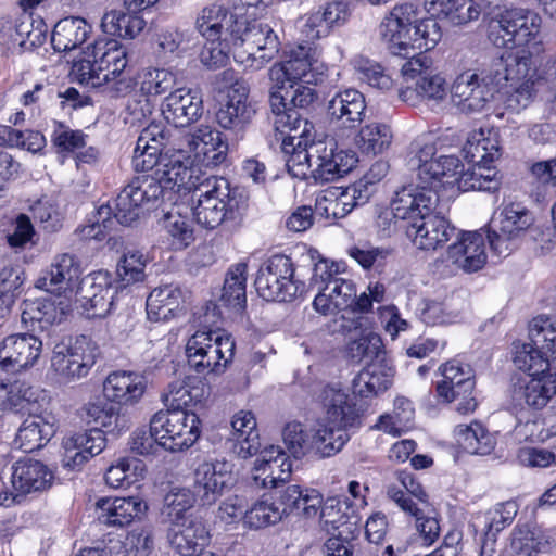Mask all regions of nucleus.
Here are the masks:
<instances>
[{
    "instance_id": "obj_1",
    "label": "nucleus",
    "mask_w": 556,
    "mask_h": 556,
    "mask_svg": "<svg viewBox=\"0 0 556 556\" xmlns=\"http://www.w3.org/2000/svg\"><path fill=\"white\" fill-rule=\"evenodd\" d=\"M536 37H496L494 45L503 49L488 70L483 83L491 89L507 94V105L513 110L527 108L534 99L540 76L532 58L542 50Z\"/></svg>"
},
{
    "instance_id": "obj_2",
    "label": "nucleus",
    "mask_w": 556,
    "mask_h": 556,
    "mask_svg": "<svg viewBox=\"0 0 556 556\" xmlns=\"http://www.w3.org/2000/svg\"><path fill=\"white\" fill-rule=\"evenodd\" d=\"M414 192L413 188H401L391 201L394 217L406 223L407 238L421 250H435L457 237V229L445 217L448 200L432 190Z\"/></svg>"
},
{
    "instance_id": "obj_3",
    "label": "nucleus",
    "mask_w": 556,
    "mask_h": 556,
    "mask_svg": "<svg viewBox=\"0 0 556 556\" xmlns=\"http://www.w3.org/2000/svg\"><path fill=\"white\" fill-rule=\"evenodd\" d=\"M163 197L162 188L157 179L152 175H140L130 180L123 188L114 201V207L110 204L101 205L96 214V219L80 229L86 239L102 240L105 231L113 226L112 216L124 226L136 222L143 208L149 210Z\"/></svg>"
},
{
    "instance_id": "obj_4",
    "label": "nucleus",
    "mask_w": 556,
    "mask_h": 556,
    "mask_svg": "<svg viewBox=\"0 0 556 556\" xmlns=\"http://www.w3.org/2000/svg\"><path fill=\"white\" fill-rule=\"evenodd\" d=\"M198 200L192 207L197 223L205 229L225 224H238L248 207V197L238 187L218 176L205 178L194 192Z\"/></svg>"
},
{
    "instance_id": "obj_5",
    "label": "nucleus",
    "mask_w": 556,
    "mask_h": 556,
    "mask_svg": "<svg viewBox=\"0 0 556 556\" xmlns=\"http://www.w3.org/2000/svg\"><path fill=\"white\" fill-rule=\"evenodd\" d=\"M265 5L248 3L238 12L230 13L219 4L205 7L197 18V28L201 35H273L269 17L262 14Z\"/></svg>"
},
{
    "instance_id": "obj_6",
    "label": "nucleus",
    "mask_w": 556,
    "mask_h": 556,
    "mask_svg": "<svg viewBox=\"0 0 556 556\" xmlns=\"http://www.w3.org/2000/svg\"><path fill=\"white\" fill-rule=\"evenodd\" d=\"M235 346L222 329L198 330L186 344L188 365L198 374H222L232 361Z\"/></svg>"
},
{
    "instance_id": "obj_7",
    "label": "nucleus",
    "mask_w": 556,
    "mask_h": 556,
    "mask_svg": "<svg viewBox=\"0 0 556 556\" xmlns=\"http://www.w3.org/2000/svg\"><path fill=\"white\" fill-rule=\"evenodd\" d=\"M309 287L317 290L313 307L323 315L349 309L355 302L354 282L339 277L338 267L327 260L315 264Z\"/></svg>"
},
{
    "instance_id": "obj_8",
    "label": "nucleus",
    "mask_w": 556,
    "mask_h": 556,
    "mask_svg": "<svg viewBox=\"0 0 556 556\" xmlns=\"http://www.w3.org/2000/svg\"><path fill=\"white\" fill-rule=\"evenodd\" d=\"M255 287L264 300L277 302H291L307 291L305 282L295 276L291 258L280 254L260 267Z\"/></svg>"
},
{
    "instance_id": "obj_9",
    "label": "nucleus",
    "mask_w": 556,
    "mask_h": 556,
    "mask_svg": "<svg viewBox=\"0 0 556 556\" xmlns=\"http://www.w3.org/2000/svg\"><path fill=\"white\" fill-rule=\"evenodd\" d=\"M200 425L198 415L188 409L159 410L151 418L157 445L170 452L192 446L200 438Z\"/></svg>"
},
{
    "instance_id": "obj_10",
    "label": "nucleus",
    "mask_w": 556,
    "mask_h": 556,
    "mask_svg": "<svg viewBox=\"0 0 556 556\" xmlns=\"http://www.w3.org/2000/svg\"><path fill=\"white\" fill-rule=\"evenodd\" d=\"M290 126V131L283 137L281 150L290 154L286 160L289 173L295 177H312L313 153L315 152V129L307 117L290 113L280 119Z\"/></svg>"
},
{
    "instance_id": "obj_11",
    "label": "nucleus",
    "mask_w": 556,
    "mask_h": 556,
    "mask_svg": "<svg viewBox=\"0 0 556 556\" xmlns=\"http://www.w3.org/2000/svg\"><path fill=\"white\" fill-rule=\"evenodd\" d=\"M90 37H85L81 43L85 55L92 56L96 68L100 73V79L105 84L113 83L111 89L118 94L128 93L132 89V80L126 79L123 72L127 65V52L117 40L109 37H97L87 42Z\"/></svg>"
},
{
    "instance_id": "obj_12",
    "label": "nucleus",
    "mask_w": 556,
    "mask_h": 556,
    "mask_svg": "<svg viewBox=\"0 0 556 556\" xmlns=\"http://www.w3.org/2000/svg\"><path fill=\"white\" fill-rule=\"evenodd\" d=\"M286 58L282 64L270 67L268 76L271 83L285 89V84L304 83L317 85L324 80L325 66L316 58V49L307 43L283 49Z\"/></svg>"
},
{
    "instance_id": "obj_13",
    "label": "nucleus",
    "mask_w": 556,
    "mask_h": 556,
    "mask_svg": "<svg viewBox=\"0 0 556 556\" xmlns=\"http://www.w3.org/2000/svg\"><path fill=\"white\" fill-rule=\"evenodd\" d=\"M465 157L473 164L470 173V187L479 190H490L496 172L491 163L501 156L498 131L480 128L473 130L464 147Z\"/></svg>"
},
{
    "instance_id": "obj_14",
    "label": "nucleus",
    "mask_w": 556,
    "mask_h": 556,
    "mask_svg": "<svg viewBox=\"0 0 556 556\" xmlns=\"http://www.w3.org/2000/svg\"><path fill=\"white\" fill-rule=\"evenodd\" d=\"M534 223L532 213L520 203H509L497 210L490 223L488 240L497 256H507L513 242L523 236Z\"/></svg>"
},
{
    "instance_id": "obj_15",
    "label": "nucleus",
    "mask_w": 556,
    "mask_h": 556,
    "mask_svg": "<svg viewBox=\"0 0 556 556\" xmlns=\"http://www.w3.org/2000/svg\"><path fill=\"white\" fill-rule=\"evenodd\" d=\"M429 58L407 61L402 73L406 86L399 91L402 101L416 105L419 99L442 100L446 94L445 79L431 67Z\"/></svg>"
},
{
    "instance_id": "obj_16",
    "label": "nucleus",
    "mask_w": 556,
    "mask_h": 556,
    "mask_svg": "<svg viewBox=\"0 0 556 556\" xmlns=\"http://www.w3.org/2000/svg\"><path fill=\"white\" fill-rule=\"evenodd\" d=\"M176 146L177 154L169 156L166 153L161 159V166L153 172L152 176L160 182L163 194L167 189H176V192H195L203 180L210 176L192 167L189 162L190 155L185 152L184 146L178 143Z\"/></svg>"
},
{
    "instance_id": "obj_17",
    "label": "nucleus",
    "mask_w": 556,
    "mask_h": 556,
    "mask_svg": "<svg viewBox=\"0 0 556 556\" xmlns=\"http://www.w3.org/2000/svg\"><path fill=\"white\" fill-rule=\"evenodd\" d=\"M357 162L356 153L339 149L333 138L317 140L313 153L312 178L320 184L337 180L350 173Z\"/></svg>"
},
{
    "instance_id": "obj_18",
    "label": "nucleus",
    "mask_w": 556,
    "mask_h": 556,
    "mask_svg": "<svg viewBox=\"0 0 556 556\" xmlns=\"http://www.w3.org/2000/svg\"><path fill=\"white\" fill-rule=\"evenodd\" d=\"M98 356V346L85 334L78 336L68 345L56 346L52 366L62 377L72 380L86 377L94 365Z\"/></svg>"
},
{
    "instance_id": "obj_19",
    "label": "nucleus",
    "mask_w": 556,
    "mask_h": 556,
    "mask_svg": "<svg viewBox=\"0 0 556 556\" xmlns=\"http://www.w3.org/2000/svg\"><path fill=\"white\" fill-rule=\"evenodd\" d=\"M11 496L21 503L27 495H37L48 491L54 481L53 471L41 460L25 457L11 467Z\"/></svg>"
},
{
    "instance_id": "obj_20",
    "label": "nucleus",
    "mask_w": 556,
    "mask_h": 556,
    "mask_svg": "<svg viewBox=\"0 0 556 556\" xmlns=\"http://www.w3.org/2000/svg\"><path fill=\"white\" fill-rule=\"evenodd\" d=\"M118 289L108 270H98L87 276L78 291V301L86 316L105 317L113 306L114 295Z\"/></svg>"
},
{
    "instance_id": "obj_21",
    "label": "nucleus",
    "mask_w": 556,
    "mask_h": 556,
    "mask_svg": "<svg viewBox=\"0 0 556 556\" xmlns=\"http://www.w3.org/2000/svg\"><path fill=\"white\" fill-rule=\"evenodd\" d=\"M233 481V464L226 459L205 460L193 471V490L202 505H212Z\"/></svg>"
},
{
    "instance_id": "obj_22",
    "label": "nucleus",
    "mask_w": 556,
    "mask_h": 556,
    "mask_svg": "<svg viewBox=\"0 0 556 556\" xmlns=\"http://www.w3.org/2000/svg\"><path fill=\"white\" fill-rule=\"evenodd\" d=\"M42 342L29 333L8 336L0 343V370L17 372L39 358Z\"/></svg>"
},
{
    "instance_id": "obj_23",
    "label": "nucleus",
    "mask_w": 556,
    "mask_h": 556,
    "mask_svg": "<svg viewBox=\"0 0 556 556\" xmlns=\"http://www.w3.org/2000/svg\"><path fill=\"white\" fill-rule=\"evenodd\" d=\"M178 144L184 146L186 153H193L197 159L213 166L223 163L228 151V144L222 134L210 126H201L192 132L182 134Z\"/></svg>"
},
{
    "instance_id": "obj_24",
    "label": "nucleus",
    "mask_w": 556,
    "mask_h": 556,
    "mask_svg": "<svg viewBox=\"0 0 556 556\" xmlns=\"http://www.w3.org/2000/svg\"><path fill=\"white\" fill-rule=\"evenodd\" d=\"M249 92L248 84H237L233 91H228L226 102L216 112L222 128L239 135L252 122L256 110L249 101Z\"/></svg>"
},
{
    "instance_id": "obj_25",
    "label": "nucleus",
    "mask_w": 556,
    "mask_h": 556,
    "mask_svg": "<svg viewBox=\"0 0 556 556\" xmlns=\"http://www.w3.org/2000/svg\"><path fill=\"white\" fill-rule=\"evenodd\" d=\"M464 165L455 155H441L434 162L424 165L417 175V182L403 186L402 188H413L414 193H420L425 190H432L440 194V189L444 185L453 184L463 175Z\"/></svg>"
},
{
    "instance_id": "obj_26",
    "label": "nucleus",
    "mask_w": 556,
    "mask_h": 556,
    "mask_svg": "<svg viewBox=\"0 0 556 556\" xmlns=\"http://www.w3.org/2000/svg\"><path fill=\"white\" fill-rule=\"evenodd\" d=\"M556 394V378L552 371L529 379H518L511 387L510 395L515 406L542 409Z\"/></svg>"
},
{
    "instance_id": "obj_27",
    "label": "nucleus",
    "mask_w": 556,
    "mask_h": 556,
    "mask_svg": "<svg viewBox=\"0 0 556 556\" xmlns=\"http://www.w3.org/2000/svg\"><path fill=\"white\" fill-rule=\"evenodd\" d=\"M483 21L489 28L503 30L506 35H539L542 24L541 16L528 9H498L484 15Z\"/></svg>"
},
{
    "instance_id": "obj_28",
    "label": "nucleus",
    "mask_w": 556,
    "mask_h": 556,
    "mask_svg": "<svg viewBox=\"0 0 556 556\" xmlns=\"http://www.w3.org/2000/svg\"><path fill=\"white\" fill-rule=\"evenodd\" d=\"M105 443L104 431L97 427L65 438L63 466L71 470L80 468L89 458L100 454Z\"/></svg>"
},
{
    "instance_id": "obj_29",
    "label": "nucleus",
    "mask_w": 556,
    "mask_h": 556,
    "mask_svg": "<svg viewBox=\"0 0 556 556\" xmlns=\"http://www.w3.org/2000/svg\"><path fill=\"white\" fill-rule=\"evenodd\" d=\"M387 495L404 513L415 518V527L425 545H432L440 535V525L432 506L419 507L412 498H408L402 490L390 484L387 486Z\"/></svg>"
},
{
    "instance_id": "obj_30",
    "label": "nucleus",
    "mask_w": 556,
    "mask_h": 556,
    "mask_svg": "<svg viewBox=\"0 0 556 556\" xmlns=\"http://www.w3.org/2000/svg\"><path fill=\"white\" fill-rule=\"evenodd\" d=\"M453 102L465 113L480 112L494 97V90L480 83L475 73L465 72L452 85Z\"/></svg>"
},
{
    "instance_id": "obj_31",
    "label": "nucleus",
    "mask_w": 556,
    "mask_h": 556,
    "mask_svg": "<svg viewBox=\"0 0 556 556\" xmlns=\"http://www.w3.org/2000/svg\"><path fill=\"white\" fill-rule=\"evenodd\" d=\"M159 0H125L128 12H106L101 21L103 35H139L146 21L138 13L154 5Z\"/></svg>"
},
{
    "instance_id": "obj_32",
    "label": "nucleus",
    "mask_w": 556,
    "mask_h": 556,
    "mask_svg": "<svg viewBox=\"0 0 556 556\" xmlns=\"http://www.w3.org/2000/svg\"><path fill=\"white\" fill-rule=\"evenodd\" d=\"M446 260L466 273L480 270L486 263L484 238L478 232H464L446 252Z\"/></svg>"
},
{
    "instance_id": "obj_33",
    "label": "nucleus",
    "mask_w": 556,
    "mask_h": 556,
    "mask_svg": "<svg viewBox=\"0 0 556 556\" xmlns=\"http://www.w3.org/2000/svg\"><path fill=\"white\" fill-rule=\"evenodd\" d=\"M202 99L195 90L179 88L164 101V118L176 128L186 127L202 115Z\"/></svg>"
},
{
    "instance_id": "obj_34",
    "label": "nucleus",
    "mask_w": 556,
    "mask_h": 556,
    "mask_svg": "<svg viewBox=\"0 0 556 556\" xmlns=\"http://www.w3.org/2000/svg\"><path fill=\"white\" fill-rule=\"evenodd\" d=\"M394 378V368L390 361L383 356L371 361L353 379L352 390L355 395L361 397H371L384 392L392 384Z\"/></svg>"
},
{
    "instance_id": "obj_35",
    "label": "nucleus",
    "mask_w": 556,
    "mask_h": 556,
    "mask_svg": "<svg viewBox=\"0 0 556 556\" xmlns=\"http://www.w3.org/2000/svg\"><path fill=\"white\" fill-rule=\"evenodd\" d=\"M365 97L356 89L340 91L328 103L331 121L348 129L357 128L365 118Z\"/></svg>"
},
{
    "instance_id": "obj_36",
    "label": "nucleus",
    "mask_w": 556,
    "mask_h": 556,
    "mask_svg": "<svg viewBox=\"0 0 556 556\" xmlns=\"http://www.w3.org/2000/svg\"><path fill=\"white\" fill-rule=\"evenodd\" d=\"M168 542L172 549L181 556H192L208 541V532L200 518L169 522Z\"/></svg>"
},
{
    "instance_id": "obj_37",
    "label": "nucleus",
    "mask_w": 556,
    "mask_h": 556,
    "mask_svg": "<svg viewBox=\"0 0 556 556\" xmlns=\"http://www.w3.org/2000/svg\"><path fill=\"white\" fill-rule=\"evenodd\" d=\"M326 412V420L331 425L354 427L359 419L353 397L336 386H326L319 394Z\"/></svg>"
},
{
    "instance_id": "obj_38",
    "label": "nucleus",
    "mask_w": 556,
    "mask_h": 556,
    "mask_svg": "<svg viewBox=\"0 0 556 556\" xmlns=\"http://www.w3.org/2000/svg\"><path fill=\"white\" fill-rule=\"evenodd\" d=\"M96 506L99 522L109 527L129 525L147 507L136 497H102Z\"/></svg>"
},
{
    "instance_id": "obj_39",
    "label": "nucleus",
    "mask_w": 556,
    "mask_h": 556,
    "mask_svg": "<svg viewBox=\"0 0 556 556\" xmlns=\"http://www.w3.org/2000/svg\"><path fill=\"white\" fill-rule=\"evenodd\" d=\"M363 317L353 320V328H349L346 356L355 362L364 358L376 361L386 356L383 343L379 334L367 327H363Z\"/></svg>"
},
{
    "instance_id": "obj_40",
    "label": "nucleus",
    "mask_w": 556,
    "mask_h": 556,
    "mask_svg": "<svg viewBox=\"0 0 556 556\" xmlns=\"http://www.w3.org/2000/svg\"><path fill=\"white\" fill-rule=\"evenodd\" d=\"M255 471H263V475L266 473L268 469H270V473L275 469H279L278 476H262L254 475L253 479L257 485L262 488H280L291 477L292 472V463L288 456H286V452L280 448V446H274L264 450L261 453V458L255 460Z\"/></svg>"
},
{
    "instance_id": "obj_41",
    "label": "nucleus",
    "mask_w": 556,
    "mask_h": 556,
    "mask_svg": "<svg viewBox=\"0 0 556 556\" xmlns=\"http://www.w3.org/2000/svg\"><path fill=\"white\" fill-rule=\"evenodd\" d=\"M55 431L53 417L29 415L20 426L14 443L23 452L30 453L43 447Z\"/></svg>"
},
{
    "instance_id": "obj_42",
    "label": "nucleus",
    "mask_w": 556,
    "mask_h": 556,
    "mask_svg": "<svg viewBox=\"0 0 556 556\" xmlns=\"http://www.w3.org/2000/svg\"><path fill=\"white\" fill-rule=\"evenodd\" d=\"M277 506L281 516H288L292 513L302 515L306 518L315 517L321 506V496L315 490L303 493L299 485H288L285 489H276Z\"/></svg>"
},
{
    "instance_id": "obj_43",
    "label": "nucleus",
    "mask_w": 556,
    "mask_h": 556,
    "mask_svg": "<svg viewBox=\"0 0 556 556\" xmlns=\"http://www.w3.org/2000/svg\"><path fill=\"white\" fill-rule=\"evenodd\" d=\"M232 452L240 458H248L258 452V433L256 420L251 412L241 410L236 414L231 421Z\"/></svg>"
},
{
    "instance_id": "obj_44",
    "label": "nucleus",
    "mask_w": 556,
    "mask_h": 556,
    "mask_svg": "<svg viewBox=\"0 0 556 556\" xmlns=\"http://www.w3.org/2000/svg\"><path fill=\"white\" fill-rule=\"evenodd\" d=\"M350 16L349 7L342 1L326 4L324 11L313 12L301 18L302 35H321L329 33L334 26L344 24Z\"/></svg>"
},
{
    "instance_id": "obj_45",
    "label": "nucleus",
    "mask_w": 556,
    "mask_h": 556,
    "mask_svg": "<svg viewBox=\"0 0 556 556\" xmlns=\"http://www.w3.org/2000/svg\"><path fill=\"white\" fill-rule=\"evenodd\" d=\"M103 390L111 401L134 404L143 395L146 384L142 377L135 372H113L108 376Z\"/></svg>"
},
{
    "instance_id": "obj_46",
    "label": "nucleus",
    "mask_w": 556,
    "mask_h": 556,
    "mask_svg": "<svg viewBox=\"0 0 556 556\" xmlns=\"http://www.w3.org/2000/svg\"><path fill=\"white\" fill-rule=\"evenodd\" d=\"M182 302L178 287L166 285L155 288L147 299V314L150 320H167L175 315Z\"/></svg>"
},
{
    "instance_id": "obj_47",
    "label": "nucleus",
    "mask_w": 556,
    "mask_h": 556,
    "mask_svg": "<svg viewBox=\"0 0 556 556\" xmlns=\"http://www.w3.org/2000/svg\"><path fill=\"white\" fill-rule=\"evenodd\" d=\"M247 268L245 263H237L226 273L219 298L224 306L233 308L235 311L244 308L247 302Z\"/></svg>"
},
{
    "instance_id": "obj_48",
    "label": "nucleus",
    "mask_w": 556,
    "mask_h": 556,
    "mask_svg": "<svg viewBox=\"0 0 556 556\" xmlns=\"http://www.w3.org/2000/svg\"><path fill=\"white\" fill-rule=\"evenodd\" d=\"M459 446L470 454L489 455L495 447L496 440L480 422L469 426L459 425L455 429Z\"/></svg>"
},
{
    "instance_id": "obj_49",
    "label": "nucleus",
    "mask_w": 556,
    "mask_h": 556,
    "mask_svg": "<svg viewBox=\"0 0 556 556\" xmlns=\"http://www.w3.org/2000/svg\"><path fill=\"white\" fill-rule=\"evenodd\" d=\"M441 370L443 378L457 388L456 392H464L465 402L458 404V410L462 413L472 412L477 406V402L473 397L467 399L475 388L471 368L468 365H462L459 362L452 361L444 364Z\"/></svg>"
},
{
    "instance_id": "obj_50",
    "label": "nucleus",
    "mask_w": 556,
    "mask_h": 556,
    "mask_svg": "<svg viewBox=\"0 0 556 556\" xmlns=\"http://www.w3.org/2000/svg\"><path fill=\"white\" fill-rule=\"evenodd\" d=\"M392 139L393 134L389 125L372 122L359 129L356 137V144L362 153L377 155L390 148Z\"/></svg>"
},
{
    "instance_id": "obj_51",
    "label": "nucleus",
    "mask_w": 556,
    "mask_h": 556,
    "mask_svg": "<svg viewBox=\"0 0 556 556\" xmlns=\"http://www.w3.org/2000/svg\"><path fill=\"white\" fill-rule=\"evenodd\" d=\"M198 495L194 490L185 486H173L164 496L162 514L169 522L186 521L195 518L188 515L195 504Z\"/></svg>"
},
{
    "instance_id": "obj_52",
    "label": "nucleus",
    "mask_w": 556,
    "mask_h": 556,
    "mask_svg": "<svg viewBox=\"0 0 556 556\" xmlns=\"http://www.w3.org/2000/svg\"><path fill=\"white\" fill-rule=\"evenodd\" d=\"M514 363L520 370L527 371L530 377L546 375L553 371L552 363L545 351L531 340L516 346Z\"/></svg>"
},
{
    "instance_id": "obj_53",
    "label": "nucleus",
    "mask_w": 556,
    "mask_h": 556,
    "mask_svg": "<svg viewBox=\"0 0 556 556\" xmlns=\"http://www.w3.org/2000/svg\"><path fill=\"white\" fill-rule=\"evenodd\" d=\"M148 257L141 251L135 249L126 250L116 266V280L118 288H125L146 279V266Z\"/></svg>"
},
{
    "instance_id": "obj_54",
    "label": "nucleus",
    "mask_w": 556,
    "mask_h": 556,
    "mask_svg": "<svg viewBox=\"0 0 556 556\" xmlns=\"http://www.w3.org/2000/svg\"><path fill=\"white\" fill-rule=\"evenodd\" d=\"M350 426L327 425L319 428L313 437L312 446L320 457H330L342 450L349 441L348 429Z\"/></svg>"
},
{
    "instance_id": "obj_55",
    "label": "nucleus",
    "mask_w": 556,
    "mask_h": 556,
    "mask_svg": "<svg viewBox=\"0 0 556 556\" xmlns=\"http://www.w3.org/2000/svg\"><path fill=\"white\" fill-rule=\"evenodd\" d=\"M386 48L392 55L409 59L428 58L424 53L433 49L438 41L428 37H383Z\"/></svg>"
},
{
    "instance_id": "obj_56",
    "label": "nucleus",
    "mask_w": 556,
    "mask_h": 556,
    "mask_svg": "<svg viewBox=\"0 0 556 556\" xmlns=\"http://www.w3.org/2000/svg\"><path fill=\"white\" fill-rule=\"evenodd\" d=\"M420 11L413 3H402L395 5L383 18L381 26L384 28L383 35H408L418 22Z\"/></svg>"
},
{
    "instance_id": "obj_57",
    "label": "nucleus",
    "mask_w": 556,
    "mask_h": 556,
    "mask_svg": "<svg viewBox=\"0 0 556 556\" xmlns=\"http://www.w3.org/2000/svg\"><path fill=\"white\" fill-rule=\"evenodd\" d=\"M87 421L93 422L94 427L103 428L106 432L119 433L128 428V419L121 415L113 404H89L86 407Z\"/></svg>"
},
{
    "instance_id": "obj_58",
    "label": "nucleus",
    "mask_w": 556,
    "mask_h": 556,
    "mask_svg": "<svg viewBox=\"0 0 556 556\" xmlns=\"http://www.w3.org/2000/svg\"><path fill=\"white\" fill-rule=\"evenodd\" d=\"M24 282L23 269L20 265L8 264L0 270V311H9L15 303Z\"/></svg>"
},
{
    "instance_id": "obj_59",
    "label": "nucleus",
    "mask_w": 556,
    "mask_h": 556,
    "mask_svg": "<svg viewBox=\"0 0 556 556\" xmlns=\"http://www.w3.org/2000/svg\"><path fill=\"white\" fill-rule=\"evenodd\" d=\"M529 340L551 356L552 368L556 369V328L547 317H536L529 325Z\"/></svg>"
},
{
    "instance_id": "obj_60",
    "label": "nucleus",
    "mask_w": 556,
    "mask_h": 556,
    "mask_svg": "<svg viewBox=\"0 0 556 556\" xmlns=\"http://www.w3.org/2000/svg\"><path fill=\"white\" fill-rule=\"evenodd\" d=\"M164 223L176 249H185L194 241V229L187 215H182L180 212H169L166 214Z\"/></svg>"
},
{
    "instance_id": "obj_61",
    "label": "nucleus",
    "mask_w": 556,
    "mask_h": 556,
    "mask_svg": "<svg viewBox=\"0 0 556 556\" xmlns=\"http://www.w3.org/2000/svg\"><path fill=\"white\" fill-rule=\"evenodd\" d=\"M282 442L289 455L302 458L311 448L309 435L298 421L288 422L282 430Z\"/></svg>"
},
{
    "instance_id": "obj_62",
    "label": "nucleus",
    "mask_w": 556,
    "mask_h": 556,
    "mask_svg": "<svg viewBox=\"0 0 556 556\" xmlns=\"http://www.w3.org/2000/svg\"><path fill=\"white\" fill-rule=\"evenodd\" d=\"M200 396V389L191 387L184 380H177L168 386L162 400L167 409H187V407Z\"/></svg>"
},
{
    "instance_id": "obj_63",
    "label": "nucleus",
    "mask_w": 556,
    "mask_h": 556,
    "mask_svg": "<svg viewBox=\"0 0 556 556\" xmlns=\"http://www.w3.org/2000/svg\"><path fill=\"white\" fill-rule=\"evenodd\" d=\"M282 519L276 502L261 501L244 513V522L254 529L275 525Z\"/></svg>"
},
{
    "instance_id": "obj_64",
    "label": "nucleus",
    "mask_w": 556,
    "mask_h": 556,
    "mask_svg": "<svg viewBox=\"0 0 556 556\" xmlns=\"http://www.w3.org/2000/svg\"><path fill=\"white\" fill-rule=\"evenodd\" d=\"M123 552L118 556H150L154 549L153 532L147 528H135L122 542Z\"/></svg>"
}]
</instances>
